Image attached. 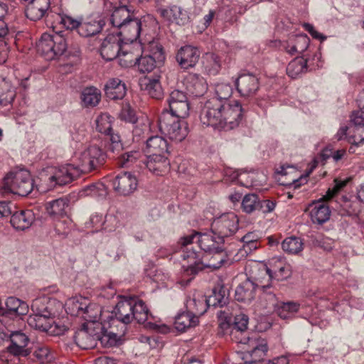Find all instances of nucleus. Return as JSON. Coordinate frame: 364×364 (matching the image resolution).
Instances as JSON below:
<instances>
[{"mask_svg":"<svg viewBox=\"0 0 364 364\" xmlns=\"http://www.w3.org/2000/svg\"><path fill=\"white\" fill-rule=\"evenodd\" d=\"M119 64L124 68H129L136 65V58H134L132 53L128 52H123L117 57Z\"/></svg>","mask_w":364,"mask_h":364,"instance_id":"obj_60","label":"nucleus"},{"mask_svg":"<svg viewBox=\"0 0 364 364\" xmlns=\"http://www.w3.org/2000/svg\"><path fill=\"white\" fill-rule=\"evenodd\" d=\"M358 102L360 106H363V109L355 111L352 113L350 121L351 127L364 126V90L358 96Z\"/></svg>","mask_w":364,"mask_h":364,"instance_id":"obj_51","label":"nucleus"},{"mask_svg":"<svg viewBox=\"0 0 364 364\" xmlns=\"http://www.w3.org/2000/svg\"><path fill=\"white\" fill-rule=\"evenodd\" d=\"M55 21L61 24L67 30H77L78 31L81 19L74 18L73 17L63 14H56Z\"/></svg>","mask_w":364,"mask_h":364,"instance_id":"obj_48","label":"nucleus"},{"mask_svg":"<svg viewBox=\"0 0 364 364\" xmlns=\"http://www.w3.org/2000/svg\"><path fill=\"white\" fill-rule=\"evenodd\" d=\"M253 280L247 278L238 285L235 289V299L240 302H250L255 299L257 289H266L269 284H266L259 274L255 276Z\"/></svg>","mask_w":364,"mask_h":364,"instance_id":"obj_12","label":"nucleus"},{"mask_svg":"<svg viewBox=\"0 0 364 364\" xmlns=\"http://www.w3.org/2000/svg\"><path fill=\"white\" fill-rule=\"evenodd\" d=\"M69 205V200L66 198H60L50 202L47 206V211L50 215L63 216L66 214Z\"/></svg>","mask_w":364,"mask_h":364,"instance_id":"obj_46","label":"nucleus"},{"mask_svg":"<svg viewBox=\"0 0 364 364\" xmlns=\"http://www.w3.org/2000/svg\"><path fill=\"white\" fill-rule=\"evenodd\" d=\"M120 118L127 122L132 124L137 121L134 110L128 104L123 105L120 112Z\"/></svg>","mask_w":364,"mask_h":364,"instance_id":"obj_59","label":"nucleus"},{"mask_svg":"<svg viewBox=\"0 0 364 364\" xmlns=\"http://www.w3.org/2000/svg\"><path fill=\"white\" fill-rule=\"evenodd\" d=\"M276 203L270 200H259V205L258 210H261L262 213H270L274 210L275 208Z\"/></svg>","mask_w":364,"mask_h":364,"instance_id":"obj_63","label":"nucleus"},{"mask_svg":"<svg viewBox=\"0 0 364 364\" xmlns=\"http://www.w3.org/2000/svg\"><path fill=\"white\" fill-rule=\"evenodd\" d=\"M249 318L247 315L240 313L234 316L233 325L230 332L231 339L236 343L248 345L252 336L247 335V329Z\"/></svg>","mask_w":364,"mask_h":364,"instance_id":"obj_20","label":"nucleus"},{"mask_svg":"<svg viewBox=\"0 0 364 364\" xmlns=\"http://www.w3.org/2000/svg\"><path fill=\"white\" fill-rule=\"evenodd\" d=\"M238 315L236 313L230 312L229 309L224 311H219L218 312V316L220 319H224V321L221 322L219 325L220 328L223 331L224 333H226L230 329V331L232 330V327L233 325L234 316Z\"/></svg>","mask_w":364,"mask_h":364,"instance_id":"obj_50","label":"nucleus"},{"mask_svg":"<svg viewBox=\"0 0 364 364\" xmlns=\"http://www.w3.org/2000/svg\"><path fill=\"white\" fill-rule=\"evenodd\" d=\"M247 346L248 348L242 358L250 364H256L262 360L266 356L268 351L267 341L259 338L256 334L252 336L250 343Z\"/></svg>","mask_w":364,"mask_h":364,"instance_id":"obj_16","label":"nucleus"},{"mask_svg":"<svg viewBox=\"0 0 364 364\" xmlns=\"http://www.w3.org/2000/svg\"><path fill=\"white\" fill-rule=\"evenodd\" d=\"M104 26L105 22L101 19L87 18L85 21L81 20L77 33L84 38L92 36L99 33Z\"/></svg>","mask_w":364,"mask_h":364,"instance_id":"obj_35","label":"nucleus"},{"mask_svg":"<svg viewBox=\"0 0 364 364\" xmlns=\"http://www.w3.org/2000/svg\"><path fill=\"white\" fill-rule=\"evenodd\" d=\"M200 56V50L194 46L181 47L176 55V59L181 68L187 70L195 67Z\"/></svg>","mask_w":364,"mask_h":364,"instance_id":"obj_21","label":"nucleus"},{"mask_svg":"<svg viewBox=\"0 0 364 364\" xmlns=\"http://www.w3.org/2000/svg\"><path fill=\"white\" fill-rule=\"evenodd\" d=\"M85 302H87L85 297L70 298L65 303V311L73 316H80L83 306L85 307Z\"/></svg>","mask_w":364,"mask_h":364,"instance_id":"obj_45","label":"nucleus"},{"mask_svg":"<svg viewBox=\"0 0 364 364\" xmlns=\"http://www.w3.org/2000/svg\"><path fill=\"white\" fill-rule=\"evenodd\" d=\"M112 185L119 194L129 196L136 189L138 182L135 176L129 172H123L115 177Z\"/></svg>","mask_w":364,"mask_h":364,"instance_id":"obj_23","label":"nucleus"},{"mask_svg":"<svg viewBox=\"0 0 364 364\" xmlns=\"http://www.w3.org/2000/svg\"><path fill=\"white\" fill-rule=\"evenodd\" d=\"M16 96L15 87L11 81L5 77L0 80V105L6 106L11 104Z\"/></svg>","mask_w":364,"mask_h":364,"instance_id":"obj_40","label":"nucleus"},{"mask_svg":"<svg viewBox=\"0 0 364 364\" xmlns=\"http://www.w3.org/2000/svg\"><path fill=\"white\" fill-rule=\"evenodd\" d=\"M105 92L107 97L110 100H121L126 95L127 87L121 80L113 78L105 85Z\"/></svg>","mask_w":364,"mask_h":364,"instance_id":"obj_33","label":"nucleus"},{"mask_svg":"<svg viewBox=\"0 0 364 364\" xmlns=\"http://www.w3.org/2000/svg\"><path fill=\"white\" fill-rule=\"evenodd\" d=\"M209 307L205 297L203 296L189 298L186 303V311L198 318L199 316L203 315Z\"/></svg>","mask_w":364,"mask_h":364,"instance_id":"obj_38","label":"nucleus"},{"mask_svg":"<svg viewBox=\"0 0 364 364\" xmlns=\"http://www.w3.org/2000/svg\"><path fill=\"white\" fill-rule=\"evenodd\" d=\"M25 9L26 16L31 21H36L41 19L46 15L48 16V9L50 6V0H28Z\"/></svg>","mask_w":364,"mask_h":364,"instance_id":"obj_26","label":"nucleus"},{"mask_svg":"<svg viewBox=\"0 0 364 364\" xmlns=\"http://www.w3.org/2000/svg\"><path fill=\"white\" fill-rule=\"evenodd\" d=\"M5 307L0 300V314L6 317L16 318L26 315L29 311L28 304L16 297L9 296L6 299Z\"/></svg>","mask_w":364,"mask_h":364,"instance_id":"obj_19","label":"nucleus"},{"mask_svg":"<svg viewBox=\"0 0 364 364\" xmlns=\"http://www.w3.org/2000/svg\"><path fill=\"white\" fill-rule=\"evenodd\" d=\"M96 129L102 134L109 133L112 128L109 115L103 114L96 119Z\"/></svg>","mask_w":364,"mask_h":364,"instance_id":"obj_55","label":"nucleus"},{"mask_svg":"<svg viewBox=\"0 0 364 364\" xmlns=\"http://www.w3.org/2000/svg\"><path fill=\"white\" fill-rule=\"evenodd\" d=\"M65 38L59 33L42 34L37 43V50L46 60H51L62 55L67 50Z\"/></svg>","mask_w":364,"mask_h":364,"instance_id":"obj_9","label":"nucleus"},{"mask_svg":"<svg viewBox=\"0 0 364 364\" xmlns=\"http://www.w3.org/2000/svg\"><path fill=\"white\" fill-rule=\"evenodd\" d=\"M310 207V216L314 223L322 225L329 220L331 210L323 201H314Z\"/></svg>","mask_w":364,"mask_h":364,"instance_id":"obj_31","label":"nucleus"},{"mask_svg":"<svg viewBox=\"0 0 364 364\" xmlns=\"http://www.w3.org/2000/svg\"><path fill=\"white\" fill-rule=\"evenodd\" d=\"M101 97L100 91L94 87L85 88L81 93V100L86 107H95L98 105Z\"/></svg>","mask_w":364,"mask_h":364,"instance_id":"obj_47","label":"nucleus"},{"mask_svg":"<svg viewBox=\"0 0 364 364\" xmlns=\"http://www.w3.org/2000/svg\"><path fill=\"white\" fill-rule=\"evenodd\" d=\"M258 205L259 198L258 196L255 193L245 195L242 201V210L247 213H251L258 210Z\"/></svg>","mask_w":364,"mask_h":364,"instance_id":"obj_52","label":"nucleus"},{"mask_svg":"<svg viewBox=\"0 0 364 364\" xmlns=\"http://www.w3.org/2000/svg\"><path fill=\"white\" fill-rule=\"evenodd\" d=\"M353 135L352 143L356 146L364 143V126L351 127Z\"/></svg>","mask_w":364,"mask_h":364,"instance_id":"obj_61","label":"nucleus"},{"mask_svg":"<svg viewBox=\"0 0 364 364\" xmlns=\"http://www.w3.org/2000/svg\"><path fill=\"white\" fill-rule=\"evenodd\" d=\"M274 262V269L268 267L267 265H263L258 269L259 274L266 284L271 283L274 279L277 281H282L291 275V270L289 265L284 263L279 259H272Z\"/></svg>","mask_w":364,"mask_h":364,"instance_id":"obj_15","label":"nucleus"},{"mask_svg":"<svg viewBox=\"0 0 364 364\" xmlns=\"http://www.w3.org/2000/svg\"><path fill=\"white\" fill-rule=\"evenodd\" d=\"M346 151L344 149L333 151L331 149L326 148L323 150L321 156L324 160L332 157L335 162H338L346 155Z\"/></svg>","mask_w":364,"mask_h":364,"instance_id":"obj_58","label":"nucleus"},{"mask_svg":"<svg viewBox=\"0 0 364 364\" xmlns=\"http://www.w3.org/2000/svg\"><path fill=\"white\" fill-rule=\"evenodd\" d=\"M170 114L185 118L189 114V102L185 92L178 89L171 91L167 98Z\"/></svg>","mask_w":364,"mask_h":364,"instance_id":"obj_14","label":"nucleus"},{"mask_svg":"<svg viewBox=\"0 0 364 364\" xmlns=\"http://www.w3.org/2000/svg\"><path fill=\"white\" fill-rule=\"evenodd\" d=\"M85 307L83 306L80 317H82L85 323H100V317L102 315V308L96 303L91 302L87 299L85 302Z\"/></svg>","mask_w":364,"mask_h":364,"instance_id":"obj_37","label":"nucleus"},{"mask_svg":"<svg viewBox=\"0 0 364 364\" xmlns=\"http://www.w3.org/2000/svg\"><path fill=\"white\" fill-rule=\"evenodd\" d=\"M118 332L109 330L106 323H84L73 336L76 345L82 349L93 348L97 341L106 345L115 344Z\"/></svg>","mask_w":364,"mask_h":364,"instance_id":"obj_4","label":"nucleus"},{"mask_svg":"<svg viewBox=\"0 0 364 364\" xmlns=\"http://www.w3.org/2000/svg\"><path fill=\"white\" fill-rule=\"evenodd\" d=\"M310 39L306 34L291 36L287 41H279L276 46L292 55L304 53L309 47Z\"/></svg>","mask_w":364,"mask_h":364,"instance_id":"obj_17","label":"nucleus"},{"mask_svg":"<svg viewBox=\"0 0 364 364\" xmlns=\"http://www.w3.org/2000/svg\"><path fill=\"white\" fill-rule=\"evenodd\" d=\"M146 151L150 154H166L168 153L167 141L160 136H152L146 141Z\"/></svg>","mask_w":364,"mask_h":364,"instance_id":"obj_36","label":"nucleus"},{"mask_svg":"<svg viewBox=\"0 0 364 364\" xmlns=\"http://www.w3.org/2000/svg\"><path fill=\"white\" fill-rule=\"evenodd\" d=\"M34 221V215L30 210L16 211L11 214L10 223L16 230L28 229Z\"/></svg>","mask_w":364,"mask_h":364,"instance_id":"obj_32","label":"nucleus"},{"mask_svg":"<svg viewBox=\"0 0 364 364\" xmlns=\"http://www.w3.org/2000/svg\"><path fill=\"white\" fill-rule=\"evenodd\" d=\"M235 86L241 97H251L256 95L259 88V78L252 73H242L236 79Z\"/></svg>","mask_w":364,"mask_h":364,"instance_id":"obj_18","label":"nucleus"},{"mask_svg":"<svg viewBox=\"0 0 364 364\" xmlns=\"http://www.w3.org/2000/svg\"><path fill=\"white\" fill-rule=\"evenodd\" d=\"M122 39L117 35L109 34L103 41L100 54L107 61L117 58L122 51Z\"/></svg>","mask_w":364,"mask_h":364,"instance_id":"obj_22","label":"nucleus"},{"mask_svg":"<svg viewBox=\"0 0 364 364\" xmlns=\"http://www.w3.org/2000/svg\"><path fill=\"white\" fill-rule=\"evenodd\" d=\"M81 173L78 166L66 164L58 168L43 170L40 173V179L46 183L48 189H51L56 186H62L71 183Z\"/></svg>","mask_w":364,"mask_h":364,"instance_id":"obj_7","label":"nucleus"},{"mask_svg":"<svg viewBox=\"0 0 364 364\" xmlns=\"http://www.w3.org/2000/svg\"><path fill=\"white\" fill-rule=\"evenodd\" d=\"M29 338L21 331H14L9 333V344L6 346L5 353L19 358L27 357L31 353L27 346Z\"/></svg>","mask_w":364,"mask_h":364,"instance_id":"obj_13","label":"nucleus"},{"mask_svg":"<svg viewBox=\"0 0 364 364\" xmlns=\"http://www.w3.org/2000/svg\"><path fill=\"white\" fill-rule=\"evenodd\" d=\"M160 17L170 23L185 25L189 21L188 12L181 6L172 4L160 10Z\"/></svg>","mask_w":364,"mask_h":364,"instance_id":"obj_25","label":"nucleus"},{"mask_svg":"<svg viewBox=\"0 0 364 364\" xmlns=\"http://www.w3.org/2000/svg\"><path fill=\"white\" fill-rule=\"evenodd\" d=\"M205 299L210 307H223L229 300L228 289L223 285L218 284L213 287L212 294Z\"/></svg>","mask_w":364,"mask_h":364,"instance_id":"obj_34","label":"nucleus"},{"mask_svg":"<svg viewBox=\"0 0 364 364\" xmlns=\"http://www.w3.org/2000/svg\"><path fill=\"white\" fill-rule=\"evenodd\" d=\"M232 94L230 84L222 82L215 85V96L205 103L200 114L203 124L225 131L239 126L245 109L239 102L235 101L233 104L230 102Z\"/></svg>","mask_w":364,"mask_h":364,"instance_id":"obj_2","label":"nucleus"},{"mask_svg":"<svg viewBox=\"0 0 364 364\" xmlns=\"http://www.w3.org/2000/svg\"><path fill=\"white\" fill-rule=\"evenodd\" d=\"M203 68L210 75H216L218 73L221 67L220 58L213 53H208L203 56Z\"/></svg>","mask_w":364,"mask_h":364,"instance_id":"obj_44","label":"nucleus"},{"mask_svg":"<svg viewBox=\"0 0 364 364\" xmlns=\"http://www.w3.org/2000/svg\"><path fill=\"white\" fill-rule=\"evenodd\" d=\"M141 31V21L134 15L120 27L117 36L122 37V41L133 43L139 38Z\"/></svg>","mask_w":364,"mask_h":364,"instance_id":"obj_24","label":"nucleus"},{"mask_svg":"<svg viewBox=\"0 0 364 364\" xmlns=\"http://www.w3.org/2000/svg\"><path fill=\"white\" fill-rule=\"evenodd\" d=\"M143 165L156 175H162L169 169L170 163L165 154H149L144 157Z\"/></svg>","mask_w":364,"mask_h":364,"instance_id":"obj_27","label":"nucleus"},{"mask_svg":"<svg viewBox=\"0 0 364 364\" xmlns=\"http://www.w3.org/2000/svg\"><path fill=\"white\" fill-rule=\"evenodd\" d=\"M271 287V283L269 282V287L265 290L262 289L263 293L261 298L262 299L267 301V303L266 307L274 308L275 309L279 303L278 302L274 291L270 290Z\"/></svg>","mask_w":364,"mask_h":364,"instance_id":"obj_57","label":"nucleus"},{"mask_svg":"<svg viewBox=\"0 0 364 364\" xmlns=\"http://www.w3.org/2000/svg\"><path fill=\"white\" fill-rule=\"evenodd\" d=\"M33 355L41 363H50L53 356L48 346L39 345L33 351Z\"/></svg>","mask_w":364,"mask_h":364,"instance_id":"obj_54","label":"nucleus"},{"mask_svg":"<svg viewBox=\"0 0 364 364\" xmlns=\"http://www.w3.org/2000/svg\"><path fill=\"white\" fill-rule=\"evenodd\" d=\"M33 188L34 183L30 172L25 168H20L11 171L4 177L0 191L1 193H12L26 196Z\"/></svg>","mask_w":364,"mask_h":364,"instance_id":"obj_5","label":"nucleus"},{"mask_svg":"<svg viewBox=\"0 0 364 364\" xmlns=\"http://www.w3.org/2000/svg\"><path fill=\"white\" fill-rule=\"evenodd\" d=\"M239 229V220L233 213H228L215 218L211 225V230L223 245L228 243Z\"/></svg>","mask_w":364,"mask_h":364,"instance_id":"obj_10","label":"nucleus"},{"mask_svg":"<svg viewBox=\"0 0 364 364\" xmlns=\"http://www.w3.org/2000/svg\"><path fill=\"white\" fill-rule=\"evenodd\" d=\"M300 308V304L295 301L281 302L275 308L277 314L282 319H290L294 316Z\"/></svg>","mask_w":364,"mask_h":364,"instance_id":"obj_42","label":"nucleus"},{"mask_svg":"<svg viewBox=\"0 0 364 364\" xmlns=\"http://www.w3.org/2000/svg\"><path fill=\"white\" fill-rule=\"evenodd\" d=\"M136 65L140 73H150L155 68L156 61L155 57L148 55L136 58Z\"/></svg>","mask_w":364,"mask_h":364,"instance_id":"obj_49","label":"nucleus"},{"mask_svg":"<svg viewBox=\"0 0 364 364\" xmlns=\"http://www.w3.org/2000/svg\"><path fill=\"white\" fill-rule=\"evenodd\" d=\"M46 299H36L31 305L33 314L28 318V325L36 329L46 331L50 326V320L55 316L52 306L56 303L55 299H50L44 305Z\"/></svg>","mask_w":364,"mask_h":364,"instance_id":"obj_8","label":"nucleus"},{"mask_svg":"<svg viewBox=\"0 0 364 364\" xmlns=\"http://www.w3.org/2000/svg\"><path fill=\"white\" fill-rule=\"evenodd\" d=\"M134 15L126 6H120L113 11L110 17V23L114 27L119 29Z\"/></svg>","mask_w":364,"mask_h":364,"instance_id":"obj_41","label":"nucleus"},{"mask_svg":"<svg viewBox=\"0 0 364 364\" xmlns=\"http://www.w3.org/2000/svg\"><path fill=\"white\" fill-rule=\"evenodd\" d=\"M124 150L122 144H109L107 146V151H108V156H111L110 154H112V157L116 158L117 161L118 160V156H119L120 154H122L124 152H122Z\"/></svg>","mask_w":364,"mask_h":364,"instance_id":"obj_62","label":"nucleus"},{"mask_svg":"<svg viewBox=\"0 0 364 364\" xmlns=\"http://www.w3.org/2000/svg\"><path fill=\"white\" fill-rule=\"evenodd\" d=\"M182 117L173 116L168 109H164L159 117L160 132L176 143L182 141L188 135V130Z\"/></svg>","mask_w":364,"mask_h":364,"instance_id":"obj_6","label":"nucleus"},{"mask_svg":"<svg viewBox=\"0 0 364 364\" xmlns=\"http://www.w3.org/2000/svg\"><path fill=\"white\" fill-rule=\"evenodd\" d=\"M149 315V311L142 300L134 296H122L109 316L108 328L119 333L118 338L124 334L127 324L134 320L144 323Z\"/></svg>","mask_w":364,"mask_h":364,"instance_id":"obj_3","label":"nucleus"},{"mask_svg":"<svg viewBox=\"0 0 364 364\" xmlns=\"http://www.w3.org/2000/svg\"><path fill=\"white\" fill-rule=\"evenodd\" d=\"M67 57L70 59V64L72 66L77 65L81 60V51L80 48L77 47L75 48L73 50H69Z\"/></svg>","mask_w":364,"mask_h":364,"instance_id":"obj_64","label":"nucleus"},{"mask_svg":"<svg viewBox=\"0 0 364 364\" xmlns=\"http://www.w3.org/2000/svg\"><path fill=\"white\" fill-rule=\"evenodd\" d=\"M187 92L194 97L203 96L207 90V84L203 77L197 74H188L183 81Z\"/></svg>","mask_w":364,"mask_h":364,"instance_id":"obj_29","label":"nucleus"},{"mask_svg":"<svg viewBox=\"0 0 364 364\" xmlns=\"http://www.w3.org/2000/svg\"><path fill=\"white\" fill-rule=\"evenodd\" d=\"M178 252L188 275L195 276L205 268H220L228 259L229 250L218 236L211 232L193 231L181 238Z\"/></svg>","mask_w":364,"mask_h":364,"instance_id":"obj_1","label":"nucleus"},{"mask_svg":"<svg viewBox=\"0 0 364 364\" xmlns=\"http://www.w3.org/2000/svg\"><path fill=\"white\" fill-rule=\"evenodd\" d=\"M314 59L304 58L303 56L293 59L287 67V73L291 78H296L301 75L315 69L311 63Z\"/></svg>","mask_w":364,"mask_h":364,"instance_id":"obj_28","label":"nucleus"},{"mask_svg":"<svg viewBox=\"0 0 364 364\" xmlns=\"http://www.w3.org/2000/svg\"><path fill=\"white\" fill-rule=\"evenodd\" d=\"M107 157V154L102 149L92 145L81 153L77 166L82 173H89L102 166Z\"/></svg>","mask_w":364,"mask_h":364,"instance_id":"obj_11","label":"nucleus"},{"mask_svg":"<svg viewBox=\"0 0 364 364\" xmlns=\"http://www.w3.org/2000/svg\"><path fill=\"white\" fill-rule=\"evenodd\" d=\"M348 179L346 180H340L335 179L334 180V186L332 188H328L326 191V195L323 196V198L326 200H331L348 183Z\"/></svg>","mask_w":364,"mask_h":364,"instance_id":"obj_56","label":"nucleus"},{"mask_svg":"<svg viewBox=\"0 0 364 364\" xmlns=\"http://www.w3.org/2000/svg\"><path fill=\"white\" fill-rule=\"evenodd\" d=\"M282 250L289 255H298L304 249L302 240L296 236L288 237L282 242Z\"/></svg>","mask_w":364,"mask_h":364,"instance_id":"obj_43","label":"nucleus"},{"mask_svg":"<svg viewBox=\"0 0 364 364\" xmlns=\"http://www.w3.org/2000/svg\"><path fill=\"white\" fill-rule=\"evenodd\" d=\"M144 157L139 150L127 151L118 156L117 164L122 168H131L134 165L141 168Z\"/></svg>","mask_w":364,"mask_h":364,"instance_id":"obj_30","label":"nucleus"},{"mask_svg":"<svg viewBox=\"0 0 364 364\" xmlns=\"http://www.w3.org/2000/svg\"><path fill=\"white\" fill-rule=\"evenodd\" d=\"M199 322L197 316H193L187 311L178 314L175 317L174 326L178 332H185L188 328L194 327Z\"/></svg>","mask_w":364,"mask_h":364,"instance_id":"obj_39","label":"nucleus"},{"mask_svg":"<svg viewBox=\"0 0 364 364\" xmlns=\"http://www.w3.org/2000/svg\"><path fill=\"white\" fill-rule=\"evenodd\" d=\"M145 90L147 91L149 96L154 99H160L163 95L161 84L157 79H148Z\"/></svg>","mask_w":364,"mask_h":364,"instance_id":"obj_53","label":"nucleus"}]
</instances>
